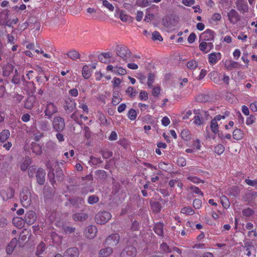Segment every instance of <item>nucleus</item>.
<instances>
[{
	"label": "nucleus",
	"instance_id": "48",
	"mask_svg": "<svg viewBox=\"0 0 257 257\" xmlns=\"http://www.w3.org/2000/svg\"><path fill=\"white\" fill-rule=\"evenodd\" d=\"M152 209L153 211L158 212L161 210V205L159 202H154L151 203Z\"/></svg>",
	"mask_w": 257,
	"mask_h": 257
},
{
	"label": "nucleus",
	"instance_id": "11",
	"mask_svg": "<svg viewBox=\"0 0 257 257\" xmlns=\"http://www.w3.org/2000/svg\"><path fill=\"white\" fill-rule=\"evenodd\" d=\"M221 58V54L219 52H213L208 55V62L211 65L216 64Z\"/></svg>",
	"mask_w": 257,
	"mask_h": 257
},
{
	"label": "nucleus",
	"instance_id": "40",
	"mask_svg": "<svg viewBox=\"0 0 257 257\" xmlns=\"http://www.w3.org/2000/svg\"><path fill=\"white\" fill-rule=\"evenodd\" d=\"M45 244L43 242H41L37 246L36 254L39 255L42 253V252L45 250Z\"/></svg>",
	"mask_w": 257,
	"mask_h": 257
},
{
	"label": "nucleus",
	"instance_id": "42",
	"mask_svg": "<svg viewBox=\"0 0 257 257\" xmlns=\"http://www.w3.org/2000/svg\"><path fill=\"white\" fill-rule=\"evenodd\" d=\"M152 2V0H138L137 4L140 7H146L150 5Z\"/></svg>",
	"mask_w": 257,
	"mask_h": 257
},
{
	"label": "nucleus",
	"instance_id": "23",
	"mask_svg": "<svg viewBox=\"0 0 257 257\" xmlns=\"http://www.w3.org/2000/svg\"><path fill=\"white\" fill-rule=\"evenodd\" d=\"M36 101V98L34 96H29L25 103V107L27 109H30L34 106Z\"/></svg>",
	"mask_w": 257,
	"mask_h": 257
},
{
	"label": "nucleus",
	"instance_id": "63",
	"mask_svg": "<svg viewBox=\"0 0 257 257\" xmlns=\"http://www.w3.org/2000/svg\"><path fill=\"white\" fill-rule=\"evenodd\" d=\"M253 213V211L250 208L244 209L242 211V213L244 216H251Z\"/></svg>",
	"mask_w": 257,
	"mask_h": 257
},
{
	"label": "nucleus",
	"instance_id": "26",
	"mask_svg": "<svg viewBox=\"0 0 257 257\" xmlns=\"http://www.w3.org/2000/svg\"><path fill=\"white\" fill-rule=\"evenodd\" d=\"M9 11L7 10H3L0 13V23L2 24H7V20L8 19Z\"/></svg>",
	"mask_w": 257,
	"mask_h": 257
},
{
	"label": "nucleus",
	"instance_id": "24",
	"mask_svg": "<svg viewBox=\"0 0 257 257\" xmlns=\"http://www.w3.org/2000/svg\"><path fill=\"white\" fill-rule=\"evenodd\" d=\"M88 217L87 214L85 213H77L73 215V218L75 221H83Z\"/></svg>",
	"mask_w": 257,
	"mask_h": 257
},
{
	"label": "nucleus",
	"instance_id": "57",
	"mask_svg": "<svg viewBox=\"0 0 257 257\" xmlns=\"http://www.w3.org/2000/svg\"><path fill=\"white\" fill-rule=\"evenodd\" d=\"M152 38L154 40H159L161 41L163 38L158 32L155 31L152 34Z\"/></svg>",
	"mask_w": 257,
	"mask_h": 257
},
{
	"label": "nucleus",
	"instance_id": "22",
	"mask_svg": "<svg viewBox=\"0 0 257 257\" xmlns=\"http://www.w3.org/2000/svg\"><path fill=\"white\" fill-rule=\"evenodd\" d=\"M113 252V249L110 247H107L105 248H102L100 250L99 252V255L101 257H108Z\"/></svg>",
	"mask_w": 257,
	"mask_h": 257
},
{
	"label": "nucleus",
	"instance_id": "12",
	"mask_svg": "<svg viewBox=\"0 0 257 257\" xmlns=\"http://www.w3.org/2000/svg\"><path fill=\"white\" fill-rule=\"evenodd\" d=\"M136 255V250L134 246H129L124 248L121 255L122 257H135Z\"/></svg>",
	"mask_w": 257,
	"mask_h": 257
},
{
	"label": "nucleus",
	"instance_id": "51",
	"mask_svg": "<svg viewBox=\"0 0 257 257\" xmlns=\"http://www.w3.org/2000/svg\"><path fill=\"white\" fill-rule=\"evenodd\" d=\"M32 149L33 152L36 155H40L42 152L41 147L38 145H34Z\"/></svg>",
	"mask_w": 257,
	"mask_h": 257
},
{
	"label": "nucleus",
	"instance_id": "59",
	"mask_svg": "<svg viewBox=\"0 0 257 257\" xmlns=\"http://www.w3.org/2000/svg\"><path fill=\"white\" fill-rule=\"evenodd\" d=\"M187 179L195 184H198V183L203 182V181L202 180H200L197 177H194V176L188 177L187 178Z\"/></svg>",
	"mask_w": 257,
	"mask_h": 257
},
{
	"label": "nucleus",
	"instance_id": "31",
	"mask_svg": "<svg viewBox=\"0 0 257 257\" xmlns=\"http://www.w3.org/2000/svg\"><path fill=\"white\" fill-rule=\"evenodd\" d=\"M67 55L70 59L73 60H76L80 58L79 53L75 50H72L70 51L67 53Z\"/></svg>",
	"mask_w": 257,
	"mask_h": 257
},
{
	"label": "nucleus",
	"instance_id": "21",
	"mask_svg": "<svg viewBox=\"0 0 257 257\" xmlns=\"http://www.w3.org/2000/svg\"><path fill=\"white\" fill-rule=\"evenodd\" d=\"M18 240L16 238H13L8 244L6 248V251L8 254H11L17 244Z\"/></svg>",
	"mask_w": 257,
	"mask_h": 257
},
{
	"label": "nucleus",
	"instance_id": "53",
	"mask_svg": "<svg viewBox=\"0 0 257 257\" xmlns=\"http://www.w3.org/2000/svg\"><path fill=\"white\" fill-rule=\"evenodd\" d=\"M15 75L12 79V82L15 84H18L20 83L21 76L17 74V70H15Z\"/></svg>",
	"mask_w": 257,
	"mask_h": 257
},
{
	"label": "nucleus",
	"instance_id": "32",
	"mask_svg": "<svg viewBox=\"0 0 257 257\" xmlns=\"http://www.w3.org/2000/svg\"><path fill=\"white\" fill-rule=\"evenodd\" d=\"M121 100L122 99L118 92L115 91L113 93V98L112 99V103L113 105H117L121 101Z\"/></svg>",
	"mask_w": 257,
	"mask_h": 257
},
{
	"label": "nucleus",
	"instance_id": "64",
	"mask_svg": "<svg viewBox=\"0 0 257 257\" xmlns=\"http://www.w3.org/2000/svg\"><path fill=\"white\" fill-rule=\"evenodd\" d=\"M119 18L122 22H127L128 21L130 17L123 12H121L119 14Z\"/></svg>",
	"mask_w": 257,
	"mask_h": 257
},
{
	"label": "nucleus",
	"instance_id": "16",
	"mask_svg": "<svg viewBox=\"0 0 257 257\" xmlns=\"http://www.w3.org/2000/svg\"><path fill=\"white\" fill-rule=\"evenodd\" d=\"M199 48L201 51L207 53L213 48V45L211 42H206L203 41L199 44Z\"/></svg>",
	"mask_w": 257,
	"mask_h": 257
},
{
	"label": "nucleus",
	"instance_id": "47",
	"mask_svg": "<svg viewBox=\"0 0 257 257\" xmlns=\"http://www.w3.org/2000/svg\"><path fill=\"white\" fill-rule=\"evenodd\" d=\"M193 122L195 124H196L198 126L200 125L202 123L203 120L199 113L196 114V115L194 117Z\"/></svg>",
	"mask_w": 257,
	"mask_h": 257
},
{
	"label": "nucleus",
	"instance_id": "27",
	"mask_svg": "<svg viewBox=\"0 0 257 257\" xmlns=\"http://www.w3.org/2000/svg\"><path fill=\"white\" fill-rule=\"evenodd\" d=\"M76 107V103L74 100L70 99L66 102V104L64 105V108L66 110H68L69 111H73Z\"/></svg>",
	"mask_w": 257,
	"mask_h": 257
},
{
	"label": "nucleus",
	"instance_id": "2",
	"mask_svg": "<svg viewBox=\"0 0 257 257\" xmlns=\"http://www.w3.org/2000/svg\"><path fill=\"white\" fill-rule=\"evenodd\" d=\"M229 115V112H226L224 115H217L211 121L210 128L212 132L216 134L219 132V121L222 119H225L226 117Z\"/></svg>",
	"mask_w": 257,
	"mask_h": 257
},
{
	"label": "nucleus",
	"instance_id": "62",
	"mask_svg": "<svg viewBox=\"0 0 257 257\" xmlns=\"http://www.w3.org/2000/svg\"><path fill=\"white\" fill-rule=\"evenodd\" d=\"M177 165L180 167H183L186 165V162L185 158L183 157L179 158L177 161Z\"/></svg>",
	"mask_w": 257,
	"mask_h": 257
},
{
	"label": "nucleus",
	"instance_id": "15",
	"mask_svg": "<svg viewBox=\"0 0 257 257\" xmlns=\"http://www.w3.org/2000/svg\"><path fill=\"white\" fill-rule=\"evenodd\" d=\"M79 251L76 247L68 248L64 253V257H78Z\"/></svg>",
	"mask_w": 257,
	"mask_h": 257
},
{
	"label": "nucleus",
	"instance_id": "7",
	"mask_svg": "<svg viewBox=\"0 0 257 257\" xmlns=\"http://www.w3.org/2000/svg\"><path fill=\"white\" fill-rule=\"evenodd\" d=\"M53 125L54 130L56 131H63L65 126L64 119L59 116L55 117L53 120Z\"/></svg>",
	"mask_w": 257,
	"mask_h": 257
},
{
	"label": "nucleus",
	"instance_id": "13",
	"mask_svg": "<svg viewBox=\"0 0 257 257\" xmlns=\"http://www.w3.org/2000/svg\"><path fill=\"white\" fill-rule=\"evenodd\" d=\"M200 39L204 41H212L214 39L213 32L209 29L206 30L201 34Z\"/></svg>",
	"mask_w": 257,
	"mask_h": 257
},
{
	"label": "nucleus",
	"instance_id": "19",
	"mask_svg": "<svg viewBox=\"0 0 257 257\" xmlns=\"http://www.w3.org/2000/svg\"><path fill=\"white\" fill-rule=\"evenodd\" d=\"M236 7L240 13H244L248 11L247 4L245 2L242 0H239L237 2Z\"/></svg>",
	"mask_w": 257,
	"mask_h": 257
},
{
	"label": "nucleus",
	"instance_id": "28",
	"mask_svg": "<svg viewBox=\"0 0 257 257\" xmlns=\"http://www.w3.org/2000/svg\"><path fill=\"white\" fill-rule=\"evenodd\" d=\"M13 66L11 64H7L3 68V74L5 76H8L13 72Z\"/></svg>",
	"mask_w": 257,
	"mask_h": 257
},
{
	"label": "nucleus",
	"instance_id": "30",
	"mask_svg": "<svg viewBox=\"0 0 257 257\" xmlns=\"http://www.w3.org/2000/svg\"><path fill=\"white\" fill-rule=\"evenodd\" d=\"M51 236L52 242L54 243L55 245H59L60 244H61L62 240L61 237L55 233H52L51 235Z\"/></svg>",
	"mask_w": 257,
	"mask_h": 257
},
{
	"label": "nucleus",
	"instance_id": "37",
	"mask_svg": "<svg viewBox=\"0 0 257 257\" xmlns=\"http://www.w3.org/2000/svg\"><path fill=\"white\" fill-rule=\"evenodd\" d=\"M138 113L137 111L134 109H131L127 114V116L131 120H134L137 117Z\"/></svg>",
	"mask_w": 257,
	"mask_h": 257
},
{
	"label": "nucleus",
	"instance_id": "41",
	"mask_svg": "<svg viewBox=\"0 0 257 257\" xmlns=\"http://www.w3.org/2000/svg\"><path fill=\"white\" fill-rule=\"evenodd\" d=\"M113 72L117 75H124L126 73V71L121 67H115Z\"/></svg>",
	"mask_w": 257,
	"mask_h": 257
},
{
	"label": "nucleus",
	"instance_id": "43",
	"mask_svg": "<svg viewBox=\"0 0 257 257\" xmlns=\"http://www.w3.org/2000/svg\"><path fill=\"white\" fill-rule=\"evenodd\" d=\"M221 19V16L219 13H214L212 15L209 20L210 23H213L214 22L219 21Z\"/></svg>",
	"mask_w": 257,
	"mask_h": 257
},
{
	"label": "nucleus",
	"instance_id": "17",
	"mask_svg": "<svg viewBox=\"0 0 257 257\" xmlns=\"http://www.w3.org/2000/svg\"><path fill=\"white\" fill-rule=\"evenodd\" d=\"M45 172L43 169H39L37 171L36 178L38 183L40 185L44 184L45 181Z\"/></svg>",
	"mask_w": 257,
	"mask_h": 257
},
{
	"label": "nucleus",
	"instance_id": "6",
	"mask_svg": "<svg viewBox=\"0 0 257 257\" xmlns=\"http://www.w3.org/2000/svg\"><path fill=\"white\" fill-rule=\"evenodd\" d=\"M97 228L95 225H89L85 229L84 231V235L87 239L94 238L97 234Z\"/></svg>",
	"mask_w": 257,
	"mask_h": 257
},
{
	"label": "nucleus",
	"instance_id": "36",
	"mask_svg": "<svg viewBox=\"0 0 257 257\" xmlns=\"http://www.w3.org/2000/svg\"><path fill=\"white\" fill-rule=\"evenodd\" d=\"M154 231L159 235H162L163 234V224L161 223L157 224L154 227Z\"/></svg>",
	"mask_w": 257,
	"mask_h": 257
},
{
	"label": "nucleus",
	"instance_id": "39",
	"mask_svg": "<svg viewBox=\"0 0 257 257\" xmlns=\"http://www.w3.org/2000/svg\"><path fill=\"white\" fill-rule=\"evenodd\" d=\"M182 138L185 140H189L191 138L190 132L188 130H183L181 133Z\"/></svg>",
	"mask_w": 257,
	"mask_h": 257
},
{
	"label": "nucleus",
	"instance_id": "44",
	"mask_svg": "<svg viewBox=\"0 0 257 257\" xmlns=\"http://www.w3.org/2000/svg\"><path fill=\"white\" fill-rule=\"evenodd\" d=\"M125 92L131 97H133L137 94V91L133 87L130 86L126 89Z\"/></svg>",
	"mask_w": 257,
	"mask_h": 257
},
{
	"label": "nucleus",
	"instance_id": "35",
	"mask_svg": "<svg viewBox=\"0 0 257 257\" xmlns=\"http://www.w3.org/2000/svg\"><path fill=\"white\" fill-rule=\"evenodd\" d=\"M14 224L19 228L22 227L24 223V221L23 219L20 217H15L13 220Z\"/></svg>",
	"mask_w": 257,
	"mask_h": 257
},
{
	"label": "nucleus",
	"instance_id": "25",
	"mask_svg": "<svg viewBox=\"0 0 257 257\" xmlns=\"http://www.w3.org/2000/svg\"><path fill=\"white\" fill-rule=\"evenodd\" d=\"M31 163V159L28 157L23 159L20 163V168L22 171H25Z\"/></svg>",
	"mask_w": 257,
	"mask_h": 257
},
{
	"label": "nucleus",
	"instance_id": "4",
	"mask_svg": "<svg viewBox=\"0 0 257 257\" xmlns=\"http://www.w3.org/2000/svg\"><path fill=\"white\" fill-rule=\"evenodd\" d=\"M111 217L110 213L107 211H100L95 216V220L97 224L106 223Z\"/></svg>",
	"mask_w": 257,
	"mask_h": 257
},
{
	"label": "nucleus",
	"instance_id": "56",
	"mask_svg": "<svg viewBox=\"0 0 257 257\" xmlns=\"http://www.w3.org/2000/svg\"><path fill=\"white\" fill-rule=\"evenodd\" d=\"M193 205L195 209H199L202 206V201L200 199H196L194 200Z\"/></svg>",
	"mask_w": 257,
	"mask_h": 257
},
{
	"label": "nucleus",
	"instance_id": "20",
	"mask_svg": "<svg viewBox=\"0 0 257 257\" xmlns=\"http://www.w3.org/2000/svg\"><path fill=\"white\" fill-rule=\"evenodd\" d=\"M1 196L5 200H7L13 197L14 191L12 188H7L3 190L1 192Z\"/></svg>",
	"mask_w": 257,
	"mask_h": 257
},
{
	"label": "nucleus",
	"instance_id": "3",
	"mask_svg": "<svg viewBox=\"0 0 257 257\" xmlns=\"http://www.w3.org/2000/svg\"><path fill=\"white\" fill-rule=\"evenodd\" d=\"M45 116L48 118H51L53 115L58 111V108L53 102L48 101L44 105Z\"/></svg>",
	"mask_w": 257,
	"mask_h": 257
},
{
	"label": "nucleus",
	"instance_id": "34",
	"mask_svg": "<svg viewBox=\"0 0 257 257\" xmlns=\"http://www.w3.org/2000/svg\"><path fill=\"white\" fill-rule=\"evenodd\" d=\"M233 137L236 140H240L243 137V133L240 129H235L233 132Z\"/></svg>",
	"mask_w": 257,
	"mask_h": 257
},
{
	"label": "nucleus",
	"instance_id": "38",
	"mask_svg": "<svg viewBox=\"0 0 257 257\" xmlns=\"http://www.w3.org/2000/svg\"><path fill=\"white\" fill-rule=\"evenodd\" d=\"M187 67L190 70H193L198 66V62L195 60H191L187 62Z\"/></svg>",
	"mask_w": 257,
	"mask_h": 257
},
{
	"label": "nucleus",
	"instance_id": "29",
	"mask_svg": "<svg viewBox=\"0 0 257 257\" xmlns=\"http://www.w3.org/2000/svg\"><path fill=\"white\" fill-rule=\"evenodd\" d=\"M10 132L8 130H4L0 133V142L4 143L10 137Z\"/></svg>",
	"mask_w": 257,
	"mask_h": 257
},
{
	"label": "nucleus",
	"instance_id": "18",
	"mask_svg": "<svg viewBox=\"0 0 257 257\" xmlns=\"http://www.w3.org/2000/svg\"><path fill=\"white\" fill-rule=\"evenodd\" d=\"M240 64L232 60H226L225 62V67L227 70H231L233 69L240 68Z\"/></svg>",
	"mask_w": 257,
	"mask_h": 257
},
{
	"label": "nucleus",
	"instance_id": "49",
	"mask_svg": "<svg viewBox=\"0 0 257 257\" xmlns=\"http://www.w3.org/2000/svg\"><path fill=\"white\" fill-rule=\"evenodd\" d=\"M221 203L222 206L226 208L229 206V202L228 200V199L225 196H222L220 197Z\"/></svg>",
	"mask_w": 257,
	"mask_h": 257
},
{
	"label": "nucleus",
	"instance_id": "60",
	"mask_svg": "<svg viewBox=\"0 0 257 257\" xmlns=\"http://www.w3.org/2000/svg\"><path fill=\"white\" fill-rule=\"evenodd\" d=\"M193 147L194 149H196L197 150H200L201 148L200 141L198 139H196L193 141Z\"/></svg>",
	"mask_w": 257,
	"mask_h": 257
},
{
	"label": "nucleus",
	"instance_id": "8",
	"mask_svg": "<svg viewBox=\"0 0 257 257\" xmlns=\"http://www.w3.org/2000/svg\"><path fill=\"white\" fill-rule=\"evenodd\" d=\"M227 17L230 23L235 24L240 19V16L234 9H231L227 12Z\"/></svg>",
	"mask_w": 257,
	"mask_h": 257
},
{
	"label": "nucleus",
	"instance_id": "50",
	"mask_svg": "<svg viewBox=\"0 0 257 257\" xmlns=\"http://www.w3.org/2000/svg\"><path fill=\"white\" fill-rule=\"evenodd\" d=\"M245 182L249 186L254 187L256 189H257V179L254 180H250L248 179H246L245 180Z\"/></svg>",
	"mask_w": 257,
	"mask_h": 257
},
{
	"label": "nucleus",
	"instance_id": "1",
	"mask_svg": "<svg viewBox=\"0 0 257 257\" xmlns=\"http://www.w3.org/2000/svg\"><path fill=\"white\" fill-rule=\"evenodd\" d=\"M47 167L49 169V171L48 174V177L50 180V181L53 184L55 182V174L54 173V169H56V177L58 178L59 180H61L63 179V173L61 169L59 168L58 163L56 161L49 162L47 164Z\"/></svg>",
	"mask_w": 257,
	"mask_h": 257
},
{
	"label": "nucleus",
	"instance_id": "58",
	"mask_svg": "<svg viewBox=\"0 0 257 257\" xmlns=\"http://www.w3.org/2000/svg\"><path fill=\"white\" fill-rule=\"evenodd\" d=\"M32 228H33V232L36 234H40V233L42 232V230L43 229V228L42 227H41L40 226H39V225H34L32 227Z\"/></svg>",
	"mask_w": 257,
	"mask_h": 257
},
{
	"label": "nucleus",
	"instance_id": "5",
	"mask_svg": "<svg viewBox=\"0 0 257 257\" xmlns=\"http://www.w3.org/2000/svg\"><path fill=\"white\" fill-rule=\"evenodd\" d=\"M20 199L22 205L28 207L31 203L30 192L27 189H23L20 193Z\"/></svg>",
	"mask_w": 257,
	"mask_h": 257
},
{
	"label": "nucleus",
	"instance_id": "33",
	"mask_svg": "<svg viewBox=\"0 0 257 257\" xmlns=\"http://www.w3.org/2000/svg\"><path fill=\"white\" fill-rule=\"evenodd\" d=\"M82 76L85 79H88L91 75V71L90 70L89 66L85 65L82 68Z\"/></svg>",
	"mask_w": 257,
	"mask_h": 257
},
{
	"label": "nucleus",
	"instance_id": "9",
	"mask_svg": "<svg viewBox=\"0 0 257 257\" xmlns=\"http://www.w3.org/2000/svg\"><path fill=\"white\" fill-rule=\"evenodd\" d=\"M119 241V235L118 234L114 233L108 236L105 239V243L107 245L111 246L117 244Z\"/></svg>",
	"mask_w": 257,
	"mask_h": 257
},
{
	"label": "nucleus",
	"instance_id": "55",
	"mask_svg": "<svg viewBox=\"0 0 257 257\" xmlns=\"http://www.w3.org/2000/svg\"><path fill=\"white\" fill-rule=\"evenodd\" d=\"M190 188V190L192 191V193H194L196 194L201 195V196H203V194L199 188H198L196 186H192Z\"/></svg>",
	"mask_w": 257,
	"mask_h": 257
},
{
	"label": "nucleus",
	"instance_id": "10",
	"mask_svg": "<svg viewBox=\"0 0 257 257\" xmlns=\"http://www.w3.org/2000/svg\"><path fill=\"white\" fill-rule=\"evenodd\" d=\"M130 51L125 46L119 47L117 51V55L124 60L130 58Z\"/></svg>",
	"mask_w": 257,
	"mask_h": 257
},
{
	"label": "nucleus",
	"instance_id": "54",
	"mask_svg": "<svg viewBox=\"0 0 257 257\" xmlns=\"http://www.w3.org/2000/svg\"><path fill=\"white\" fill-rule=\"evenodd\" d=\"M103 6L108 9L110 11L112 12L114 10V7L106 0L103 1Z\"/></svg>",
	"mask_w": 257,
	"mask_h": 257
},
{
	"label": "nucleus",
	"instance_id": "45",
	"mask_svg": "<svg viewBox=\"0 0 257 257\" xmlns=\"http://www.w3.org/2000/svg\"><path fill=\"white\" fill-rule=\"evenodd\" d=\"M214 151L218 155H221L224 151V147L221 144L217 145L214 147Z\"/></svg>",
	"mask_w": 257,
	"mask_h": 257
},
{
	"label": "nucleus",
	"instance_id": "61",
	"mask_svg": "<svg viewBox=\"0 0 257 257\" xmlns=\"http://www.w3.org/2000/svg\"><path fill=\"white\" fill-rule=\"evenodd\" d=\"M154 80V75L153 74H150L148 78V85L151 87L153 86V83Z\"/></svg>",
	"mask_w": 257,
	"mask_h": 257
},
{
	"label": "nucleus",
	"instance_id": "14",
	"mask_svg": "<svg viewBox=\"0 0 257 257\" xmlns=\"http://www.w3.org/2000/svg\"><path fill=\"white\" fill-rule=\"evenodd\" d=\"M36 218V214L35 212L30 211L26 214L25 221L28 224L31 225L35 222Z\"/></svg>",
	"mask_w": 257,
	"mask_h": 257
},
{
	"label": "nucleus",
	"instance_id": "46",
	"mask_svg": "<svg viewBox=\"0 0 257 257\" xmlns=\"http://www.w3.org/2000/svg\"><path fill=\"white\" fill-rule=\"evenodd\" d=\"M181 212L187 215H192L194 214V211L190 207H185L181 209Z\"/></svg>",
	"mask_w": 257,
	"mask_h": 257
},
{
	"label": "nucleus",
	"instance_id": "52",
	"mask_svg": "<svg viewBox=\"0 0 257 257\" xmlns=\"http://www.w3.org/2000/svg\"><path fill=\"white\" fill-rule=\"evenodd\" d=\"M99 201L98 197L95 195H91L88 199V203L90 204H93L98 202Z\"/></svg>",
	"mask_w": 257,
	"mask_h": 257
}]
</instances>
